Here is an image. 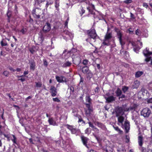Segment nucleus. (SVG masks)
<instances>
[{"label": "nucleus", "instance_id": "nucleus-1", "mask_svg": "<svg viewBox=\"0 0 152 152\" xmlns=\"http://www.w3.org/2000/svg\"><path fill=\"white\" fill-rule=\"evenodd\" d=\"M87 33L88 37L93 39L92 41L94 42L96 41V39L97 37L99 38L95 30L94 29H91L87 31Z\"/></svg>", "mask_w": 152, "mask_h": 152}, {"label": "nucleus", "instance_id": "nucleus-2", "mask_svg": "<svg viewBox=\"0 0 152 152\" xmlns=\"http://www.w3.org/2000/svg\"><path fill=\"white\" fill-rule=\"evenodd\" d=\"M143 53L144 56L146 57L145 59V61L146 62H148L150 61H151V64L152 65V59L151 57L149 56L152 54V52H149L148 49H147V48H146V50H144L143 51Z\"/></svg>", "mask_w": 152, "mask_h": 152}, {"label": "nucleus", "instance_id": "nucleus-3", "mask_svg": "<svg viewBox=\"0 0 152 152\" xmlns=\"http://www.w3.org/2000/svg\"><path fill=\"white\" fill-rule=\"evenodd\" d=\"M151 113V110L147 107L143 108L141 111V115L143 116L145 118H148Z\"/></svg>", "mask_w": 152, "mask_h": 152}, {"label": "nucleus", "instance_id": "nucleus-4", "mask_svg": "<svg viewBox=\"0 0 152 152\" xmlns=\"http://www.w3.org/2000/svg\"><path fill=\"white\" fill-rule=\"evenodd\" d=\"M115 112L116 117H118L122 115L124 113L122 107L118 106L115 108Z\"/></svg>", "mask_w": 152, "mask_h": 152}, {"label": "nucleus", "instance_id": "nucleus-5", "mask_svg": "<svg viewBox=\"0 0 152 152\" xmlns=\"http://www.w3.org/2000/svg\"><path fill=\"white\" fill-rule=\"evenodd\" d=\"M41 9L38 7L33 10L32 12V15L33 17L36 19H39L40 18V15L38 13V11H41Z\"/></svg>", "mask_w": 152, "mask_h": 152}, {"label": "nucleus", "instance_id": "nucleus-6", "mask_svg": "<svg viewBox=\"0 0 152 152\" xmlns=\"http://www.w3.org/2000/svg\"><path fill=\"white\" fill-rule=\"evenodd\" d=\"M51 28L50 24L48 22H47L43 26L42 31L45 33H47L50 30Z\"/></svg>", "mask_w": 152, "mask_h": 152}, {"label": "nucleus", "instance_id": "nucleus-7", "mask_svg": "<svg viewBox=\"0 0 152 152\" xmlns=\"http://www.w3.org/2000/svg\"><path fill=\"white\" fill-rule=\"evenodd\" d=\"M81 138L83 145L86 146L87 148H89V145L87 144L89 140V139L83 135H82L81 136Z\"/></svg>", "mask_w": 152, "mask_h": 152}, {"label": "nucleus", "instance_id": "nucleus-8", "mask_svg": "<svg viewBox=\"0 0 152 152\" xmlns=\"http://www.w3.org/2000/svg\"><path fill=\"white\" fill-rule=\"evenodd\" d=\"M56 79L57 81L59 83L66 82V78L64 76H56Z\"/></svg>", "mask_w": 152, "mask_h": 152}, {"label": "nucleus", "instance_id": "nucleus-9", "mask_svg": "<svg viewBox=\"0 0 152 152\" xmlns=\"http://www.w3.org/2000/svg\"><path fill=\"white\" fill-rule=\"evenodd\" d=\"M52 96L54 97L56 95L57 93V89L53 86H51L50 89Z\"/></svg>", "mask_w": 152, "mask_h": 152}, {"label": "nucleus", "instance_id": "nucleus-10", "mask_svg": "<svg viewBox=\"0 0 152 152\" xmlns=\"http://www.w3.org/2000/svg\"><path fill=\"white\" fill-rule=\"evenodd\" d=\"M73 63L75 65L78 66L80 64L81 60L79 57H77L74 58H72Z\"/></svg>", "mask_w": 152, "mask_h": 152}, {"label": "nucleus", "instance_id": "nucleus-11", "mask_svg": "<svg viewBox=\"0 0 152 152\" xmlns=\"http://www.w3.org/2000/svg\"><path fill=\"white\" fill-rule=\"evenodd\" d=\"M115 31L117 33V35L118 37V38L119 39V40H121L122 39V33L121 32L120 30L116 28H114Z\"/></svg>", "mask_w": 152, "mask_h": 152}, {"label": "nucleus", "instance_id": "nucleus-12", "mask_svg": "<svg viewBox=\"0 0 152 152\" xmlns=\"http://www.w3.org/2000/svg\"><path fill=\"white\" fill-rule=\"evenodd\" d=\"M124 126L126 132V133H128L130 129V125L128 121H125L124 125H122Z\"/></svg>", "mask_w": 152, "mask_h": 152}, {"label": "nucleus", "instance_id": "nucleus-13", "mask_svg": "<svg viewBox=\"0 0 152 152\" xmlns=\"http://www.w3.org/2000/svg\"><path fill=\"white\" fill-rule=\"evenodd\" d=\"M104 98L106 100V102L108 103H111L115 100V98L113 96H111L108 97L105 96Z\"/></svg>", "mask_w": 152, "mask_h": 152}, {"label": "nucleus", "instance_id": "nucleus-14", "mask_svg": "<svg viewBox=\"0 0 152 152\" xmlns=\"http://www.w3.org/2000/svg\"><path fill=\"white\" fill-rule=\"evenodd\" d=\"M138 137V143L140 147H142L143 144V137L140 134V133L139 134Z\"/></svg>", "mask_w": 152, "mask_h": 152}, {"label": "nucleus", "instance_id": "nucleus-15", "mask_svg": "<svg viewBox=\"0 0 152 152\" xmlns=\"http://www.w3.org/2000/svg\"><path fill=\"white\" fill-rule=\"evenodd\" d=\"M29 63L30 64V67L31 69H32L34 70L35 69V63L34 61L33 60H29Z\"/></svg>", "mask_w": 152, "mask_h": 152}, {"label": "nucleus", "instance_id": "nucleus-16", "mask_svg": "<svg viewBox=\"0 0 152 152\" xmlns=\"http://www.w3.org/2000/svg\"><path fill=\"white\" fill-rule=\"evenodd\" d=\"M96 125H97L99 127H100L103 130H106V128L105 126L103 124L99 122H96L95 123Z\"/></svg>", "mask_w": 152, "mask_h": 152}, {"label": "nucleus", "instance_id": "nucleus-17", "mask_svg": "<svg viewBox=\"0 0 152 152\" xmlns=\"http://www.w3.org/2000/svg\"><path fill=\"white\" fill-rule=\"evenodd\" d=\"M81 69L82 72L84 74H86L90 71L88 67L86 65H85L83 66Z\"/></svg>", "mask_w": 152, "mask_h": 152}, {"label": "nucleus", "instance_id": "nucleus-18", "mask_svg": "<svg viewBox=\"0 0 152 152\" xmlns=\"http://www.w3.org/2000/svg\"><path fill=\"white\" fill-rule=\"evenodd\" d=\"M13 137V139H11V140H12V141L14 143H15V144H16L17 146H18V148H19V149H20V145L19 144V143H18L17 142V138L16 137H15V135H12Z\"/></svg>", "mask_w": 152, "mask_h": 152}, {"label": "nucleus", "instance_id": "nucleus-19", "mask_svg": "<svg viewBox=\"0 0 152 152\" xmlns=\"http://www.w3.org/2000/svg\"><path fill=\"white\" fill-rule=\"evenodd\" d=\"M45 33L43 31L42 32L41 31L39 34V37L41 39V40L43 41L44 39V37L45 35Z\"/></svg>", "mask_w": 152, "mask_h": 152}, {"label": "nucleus", "instance_id": "nucleus-20", "mask_svg": "<svg viewBox=\"0 0 152 152\" xmlns=\"http://www.w3.org/2000/svg\"><path fill=\"white\" fill-rule=\"evenodd\" d=\"M140 117V115L138 112L136 111V113H134L132 116V120H136L139 118Z\"/></svg>", "mask_w": 152, "mask_h": 152}, {"label": "nucleus", "instance_id": "nucleus-21", "mask_svg": "<svg viewBox=\"0 0 152 152\" xmlns=\"http://www.w3.org/2000/svg\"><path fill=\"white\" fill-rule=\"evenodd\" d=\"M38 49V47L34 46H33L31 48H30L29 50L32 54H34L36 52Z\"/></svg>", "mask_w": 152, "mask_h": 152}, {"label": "nucleus", "instance_id": "nucleus-22", "mask_svg": "<svg viewBox=\"0 0 152 152\" xmlns=\"http://www.w3.org/2000/svg\"><path fill=\"white\" fill-rule=\"evenodd\" d=\"M86 74V77L87 79L88 80H90L93 77V73L91 71Z\"/></svg>", "mask_w": 152, "mask_h": 152}, {"label": "nucleus", "instance_id": "nucleus-23", "mask_svg": "<svg viewBox=\"0 0 152 152\" xmlns=\"http://www.w3.org/2000/svg\"><path fill=\"white\" fill-rule=\"evenodd\" d=\"M112 37V34L111 33H109L107 32L105 37V41H107V40L111 39Z\"/></svg>", "mask_w": 152, "mask_h": 152}, {"label": "nucleus", "instance_id": "nucleus-24", "mask_svg": "<svg viewBox=\"0 0 152 152\" xmlns=\"http://www.w3.org/2000/svg\"><path fill=\"white\" fill-rule=\"evenodd\" d=\"M140 84L138 80H136L134 82V84L133 85V87L134 88H137Z\"/></svg>", "mask_w": 152, "mask_h": 152}, {"label": "nucleus", "instance_id": "nucleus-25", "mask_svg": "<svg viewBox=\"0 0 152 152\" xmlns=\"http://www.w3.org/2000/svg\"><path fill=\"white\" fill-rule=\"evenodd\" d=\"M48 121L50 125H53V126H55L56 125V122L54 121L52 118H49Z\"/></svg>", "mask_w": 152, "mask_h": 152}, {"label": "nucleus", "instance_id": "nucleus-26", "mask_svg": "<svg viewBox=\"0 0 152 152\" xmlns=\"http://www.w3.org/2000/svg\"><path fill=\"white\" fill-rule=\"evenodd\" d=\"M71 63L69 62L68 61L64 63L62 65L63 67H67L70 66L71 65Z\"/></svg>", "mask_w": 152, "mask_h": 152}, {"label": "nucleus", "instance_id": "nucleus-27", "mask_svg": "<svg viewBox=\"0 0 152 152\" xmlns=\"http://www.w3.org/2000/svg\"><path fill=\"white\" fill-rule=\"evenodd\" d=\"M44 1L45 0H37L35 1L34 5L35 7L37 6L38 5H39V4L41 3Z\"/></svg>", "mask_w": 152, "mask_h": 152}, {"label": "nucleus", "instance_id": "nucleus-28", "mask_svg": "<svg viewBox=\"0 0 152 152\" xmlns=\"http://www.w3.org/2000/svg\"><path fill=\"white\" fill-rule=\"evenodd\" d=\"M115 92L118 97L120 96L122 93L121 91L119 88H117Z\"/></svg>", "mask_w": 152, "mask_h": 152}, {"label": "nucleus", "instance_id": "nucleus-29", "mask_svg": "<svg viewBox=\"0 0 152 152\" xmlns=\"http://www.w3.org/2000/svg\"><path fill=\"white\" fill-rule=\"evenodd\" d=\"M117 151L118 152H126V150L124 147L122 146L121 148H118Z\"/></svg>", "mask_w": 152, "mask_h": 152}, {"label": "nucleus", "instance_id": "nucleus-30", "mask_svg": "<svg viewBox=\"0 0 152 152\" xmlns=\"http://www.w3.org/2000/svg\"><path fill=\"white\" fill-rule=\"evenodd\" d=\"M86 102H88V104H91V103L92 99L90 98V96L88 95V96H86Z\"/></svg>", "mask_w": 152, "mask_h": 152}, {"label": "nucleus", "instance_id": "nucleus-31", "mask_svg": "<svg viewBox=\"0 0 152 152\" xmlns=\"http://www.w3.org/2000/svg\"><path fill=\"white\" fill-rule=\"evenodd\" d=\"M118 117V122L122 124L124 119V117L121 115Z\"/></svg>", "mask_w": 152, "mask_h": 152}, {"label": "nucleus", "instance_id": "nucleus-32", "mask_svg": "<svg viewBox=\"0 0 152 152\" xmlns=\"http://www.w3.org/2000/svg\"><path fill=\"white\" fill-rule=\"evenodd\" d=\"M143 74V72L142 71H138L136 72L135 73V77H139L141 76Z\"/></svg>", "mask_w": 152, "mask_h": 152}, {"label": "nucleus", "instance_id": "nucleus-33", "mask_svg": "<svg viewBox=\"0 0 152 152\" xmlns=\"http://www.w3.org/2000/svg\"><path fill=\"white\" fill-rule=\"evenodd\" d=\"M94 64H102V60L99 58H96L94 61Z\"/></svg>", "mask_w": 152, "mask_h": 152}, {"label": "nucleus", "instance_id": "nucleus-34", "mask_svg": "<svg viewBox=\"0 0 152 152\" xmlns=\"http://www.w3.org/2000/svg\"><path fill=\"white\" fill-rule=\"evenodd\" d=\"M129 89V87L126 86H124L122 87V91L124 93H125L127 92Z\"/></svg>", "mask_w": 152, "mask_h": 152}, {"label": "nucleus", "instance_id": "nucleus-35", "mask_svg": "<svg viewBox=\"0 0 152 152\" xmlns=\"http://www.w3.org/2000/svg\"><path fill=\"white\" fill-rule=\"evenodd\" d=\"M147 148L148 149V147ZM140 149L141 150V152H149L150 151H148V150L147 149V150L144 147H140Z\"/></svg>", "mask_w": 152, "mask_h": 152}, {"label": "nucleus", "instance_id": "nucleus-36", "mask_svg": "<svg viewBox=\"0 0 152 152\" xmlns=\"http://www.w3.org/2000/svg\"><path fill=\"white\" fill-rule=\"evenodd\" d=\"M113 127L114 129L116 130L119 132V133L120 134H122L123 131L121 130L118 127V126H113Z\"/></svg>", "mask_w": 152, "mask_h": 152}, {"label": "nucleus", "instance_id": "nucleus-37", "mask_svg": "<svg viewBox=\"0 0 152 152\" xmlns=\"http://www.w3.org/2000/svg\"><path fill=\"white\" fill-rule=\"evenodd\" d=\"M105 151L107 152H113V149L110 146H107L106 147Z\"/></svg>", "mask_w": 152, "mask_h": 152}, {"label": "nucleus", "instance_id": "nucleus-38", "mask_svg": "<svg viewBox=\"0 0 152 152\" xmlns=\"http://www.w3.org/2000/svg\"><path fill=\"white\" fill-rule=\"evenodd\" d=\"M135 107L133 106V107H131L128 108H126L125 110V111H128L129 110H135Z\"/></svg>", "mask_w": 152, "mask_h": 152}, {"label": "nucleus", "instance_id": "nucleus-39", "mask_svg": "<svg viewBox=\"0 0 152 152\" xmlns=\"http://www.w3.org/2000/svg\"><path fill=\"white\" fill-rule=\"evenodd\" d=\"M79 12L81 16H82V15L85 13V10H84L83 7H81L80 9V10L79 11Z\"/></svg>", "mask_w": 152, "mask_h": 152}, {"label": "nucleus", "instance_id": "nucleus-40", "mask_svg": "<svg viewBox=\"0 0 152 152\" xmlns=\"http://www.w3.org/2000/svg\"><path fill=\"white\" fill-rule=\"evenodd\" d=\"M140 49L138 46H135V47L134 48V50L136 53H138L139 50Z\"/></svg>", "mask_w": 152, "mask_h": 152}, {"label": "nucleus", "instance_id": "nucleus-41", "mask_svg": "<svg viewBox=\"0 0 152 152\" xmlns=\"http://www.w3.org/2000/svg\"><path fill=\"white\" fill-rule=\"evenodd\" d=\"M141 91L142 92V94L143 95H144L145 94H146L148 92V91L145 89L144 88H142Z\"/></svg>", "mask_w": 152, "mask_h": 152}, {"label": "nucleus", "instance_id": "nucleus-42", "mask_svg": "<svg viewBox=\"0 0 152 152\" xmlns=\"http://www.w3.org/2000/svg\"><path fill=\"white\" fill-rule=\"evenodd\" d=\"M36 87L37 88H40L42 86V83L41 82H35Z\"/></svg>", "mask_w": 152, "mask_h": 152}, {"label": "nucleus", "instance_id": "nucleus-43", "mask_svg": "<svg viewBox=\"0 0 152 152\" xmlns=\"http://www.w3.org/2000/svg\"><path fill=\"white\" fill-rule=\"evenodd\" d=\"M90 104H85L86 106V107L88 108V110H89L90 111H93V110L92 109V107H91Z\"/></svg>", "mask_w": 152, "mask_h": 152}, {"label": "nucleus", "instance_id": "nucleus-44", "mask_svg": "<svg viewBox=\"0 0 152 152\" xmlns=\"http://www.w3.org/2000/svg\"><path fill=\"white\" fill-rule=\"evenodd\" d=\"M7 16L8 18H10L12 16V12L11 11H8L7 14Z\"/></svg>", "mask_w": 152, "mask_h": 152}, {"label": "nucleus", "instance_id": "nucleus-45", "mask_svg": "<svg viewBox=\"0 0 152 152\" xmlns=\"http://www.w3.org/2000/svg\"><path fill=\"white\" fill-rule=\"evenodd\" d=\"M70 90V93L71 94H72L74 91V88L73 87L71 86L69 88Z\"/></svg>", "mask_w": 152, "mask_h": 152}, {"label": "nucleus", "instance_id": "nucleus-46", "mask_svg": "<svg viewBox=\"0 0 152 152\" xmlns=\"http://www.w3.org/2000/svg\"><path fill=\"white\" fill-rule=\"evenodd\" d=\"M96 84L97 85V86L96 87L95 89L94 90V91L95 94L96 93H98L99 91V88L97 84Z\"/></svg>", "mask_w": 152, "mask_h": 152}, {"label": "nucleus", "instance_id": "nucleus-47", "mask_svg": "<svg viewBox=\"0 0 152 152\" xmlns=\"http://www.w3.org/2000/svg\"><path fill=\"white\" fill-rule=\"evenodd\" d=\"M91 132V130H90L89 128H88L86 129L85 131V133L86 134H89Z\"/></svg>", "mask_w": 152, "mask_h": 152}, {"label": "nucleus", "instance_id": "nucleus-48", "mask_svg": "<svg viewBox=\"0 0 152 152\" xmlns=\"http://www.w3.org/2000/svg\"><path fill=\"white\" fill-rule=\"evenodd\" d=\"M27 31V30L26 28H23L20 30V32H22L23 34H24Z\"/></svg>", "mask_w": 152, "mask_h": 152}, {"label": "nucleus", "instance_id": "nucleus-49", "mask_svg": "<svg viewBox=\"0 0 152 152\" xmlns=\"http://www.w3.org/2000/svg\"><path fill=\"white\" fill-rule=\"evenodd\" d=\"M9 73L8 71H5L3 72V74L4 76L8 77L9 76Z\"/></svg>", "mask_w": 152, "mask_h": 152}, {"label": "nucleus", "instance_id": "nucleus-50", "mask_svg": "<svg viewBox=\"0 0 152 152\" xmlns=\"http://www.w3.org/2000/svg\"><path fill=\"white\" fill-rule=\"evenodd\" d=\"M66 126L67 128L71 131L73 128L72 126L69 125L68 124H66Z\"/></svg>", "mask_w": 152, "mask_h": 152}, {"label": "nucleus", "instance_id": "nucleus-51", "mask_svg": "<svg viewBox=\"0 0 152 152\" xmlns=\"http://www.w3.org/2000/svg\"><path fill=\"white\" fill-rule=\"evenodd\" d=\"M132 0H126L124 1V3L126 4H129L132 3Z\"/></svg>", "mask_w": 152, "mask_h": 152}, {"label": "nucleus", "instance_id": "nucleus-52", "mask_svg": "<svg viewBox=\"0 0 152 152\" xmlns=\"http://www.w3.org/2000/svg\"><path fill=\"white\" fill-rule=\"evenodd\" d=\"M3 40L1 41V44L2 46H5L7 45V43H4L3 42Z\"/></svg>", "mask_w": 152, "mask_h": 152}, {"label": "nucleus", "instance_id": "nucleus-53", "mask_svg": "<svg viewBox=\"0 0 152 152\" xmlns=\"http://www.w3.org/2000/svg\"><path fill=\"white\" fill-rule=\"evenodd\" d=\"M53 99L54 102H60V100L57 98H53Z\"/></svg>", "mask_w": 152, "mask_h": 152}, {"label": "nucleus", "instance_id": "nucleus-54", "mask_svg": "<svg viewBox=\"0 0 152 152\" xmlns=\"http://www.w3.org/2000/svg\"><path fill=\"white\" fill-rule=\"evenodd\" d=\"M4 136L7 138V140L10 141V137L8 134H4Z\"/></svg>", "mask_w": 152, "mask_h": 152}, {"label": "nucleus", "instance_id": "nucleus-55", "mask_svg": "<svg viewBox=\"0 0 152 152\" xmlns=\"http://www.w3.org/2000/svg\"><path fill=\"white\" fill-rule=\"evenodd\" d=\"M43 64L44 66H47L48 65V63L47 60L46 59H44L43 60Z\"/></svg>", "mask_w": 152, "mask_h": 152}, {"label": "nucleus", "instance_id": "nucleus-56", "mask_svg": "<svg viewBox=\"0 0 152 152\" xmlns=\"http://www.w3.org/2000/svg\"><path fill=\"white\" fill-rule=\"evenodd\" d=\"M72 133L73 134H75L77 132V130L75 128H73L71 131Z\"/></svg>", "mask_w": 152, "mask_h": 152}, {"label": "nucleus", "instance_id": "nucleus-57", "mask_svg": "<svg viewBox=\"0 0 152 152\" xmlns=\"http://www.w3.org/2000/svg\"><path fill=\"white\" fill-rule=\"evenodd\" d=\"M130 17L132 19H134L135 18V17L134 15L132 14V12L130 13Z\"/></svg>", "mask_w": 152, "mask_h": 152}, {"label": "nucleus", "instance_id": "nucleus-58", "mask_svg": "<svg viewBox=\"0 0 152 152\" xmlns=\"http://www.w3.org/2000/svg\"><path fill=\"white\" fill-rule=\"evenodd\" d=\"M92 112V111H90L88 110H86L85 111L86 114V115H90L91 112Z\"/></svg>", "mask_w": 152, "mask_h": 152}, {"label": "nucleus", "instance_id": "nucleus-59", "mask_svg": "<svg viewBox=\"0 0 152 152\" xmlns=\"http://www.w3.org/2000/svg\"><path fill=\"white\" fill-rule=\"evenodd\" d=\"M87 9L88 10L89 12L91 14H93V11L92 10H91L90 9V7H88L87 8Z\"/></svg>", "mask_w": 152, "mask_h": 152}, {"label": "nucleus", "instance_id": "nucleus-60", "mask_svg": "<svg viewBox=\"0 0 152 152\" xmlns=\"http://www.w3.org/2000/svg\"><path fill=\"white\" fill-rule=\"evenodd\" d=\"M140 30L137 29L136 30L135 33L137 35H140Z\"/></svg>", "mask_w": 152, "mask_h": 152}, {"label": "nucleus", "instance_id": "nucleus-61", "mask_svg": "<svg viewBox=\"0 0 152 152\" xmlns=\"http://www.w3.org/2000/svg\"><path fill=\"white\" fill-rule=\"evenodd\" d=\"M88 61L87 60L85 59L83 60V64L85 65H86L88 64Z\"/></svg>", "mask_w": 152, "mask_h": 152}, {"label": "nucleus", "instance_id": "nucleus-62", "mask_svg": "<svg viewBox=\"0 0 152 152\" xmlns=\"http://www.w3.org/2000/svg\"><path fill=\"white\" fill-rule=\"evenodd\" d=\"M102 44L105 45L107 46H109L110 45V43L109 42H106L105 41H103L102 42Z\"/></svg>", "mask_w": 152, "mask_h": 152}, {"label": "nucleus", "instance_id": "nucleus-63", "mask_svg": "<svg viewBox=\"0 0 152 152\" xmlns=\"http://www.w3.org/2000/svg\"><path fill=\"white\" fill-rule=\"evenodd\" d=\"M88 123L89 124V126L90 127L92 128H95V126H94L93 124L91 122H89Z\"/></svg>", "mask_w": 152, "mask_h": 152}, {"label": "nucleus", "instance_id": "nucleus-64", "mask_svg": "<svg viewBox=\"0 0 152 152\" xmlns=\"http://www.w3.org/2000/svg\"><path fill=\"white\" fill-rule=\"evenodd\" d=\"M147 102L148 103H152V97L148 99L147 100Z\"/></svg>", "mask_w": 152, "mask_h": 152}]
</instances>
